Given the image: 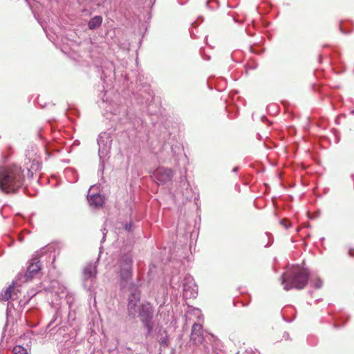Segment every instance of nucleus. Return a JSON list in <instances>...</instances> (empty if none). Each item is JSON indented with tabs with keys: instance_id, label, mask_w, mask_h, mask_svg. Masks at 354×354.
Returning a JSON list of instances; mask_svg holds the SVG:
<instances>
[{
	"instance_id": "obj_8",
	"label": "nucleus",
	"mask_w": 354,
	"mask_h": 354,
	"mask_svg": "<svg viewBox=\"0 0 354 354\" xmlns=\"http://www.w3.org/2000/svg\"><path fill=\"white\" fill-rule=\"evenodd\" d=\"M44 250H46V249L43 248L39 251L35 252V253L32 255V262L30 263L28 266L27 271L25 274V278L26 281L31 280L33 277L41 270V265L39 263V258L43 254Z\"/></svg>"
},
{
	"instance_id": "obj_13",
	"label": "nucleus",
	"mask_w": 354,
	"mask_h": 354,
	"mask_svg": "<svg viewBox=\"0 0 354 354\" xmlns=\"http://www.w3.org/2000/svg\"><path fill=\"white\" fill-rule=\"evenodd\" d=\"M14 291V286L13 285H10L6 290L3 292H1L0 293V301H6L9 299H15L14 296L15 295V293H13Z\"/></svg>"
},
{
	"instance_id": "obj_1",
	"label": "nucleus",
	"mask_w": 354,
	"mask_h": 354,
	"mask_svg": "<svg viewBox=\"0 0 354 354\" xmlns=\"http://www.w3.org/2000/svg\"><path fill=\"white\" fill-rule=\"evenodd\" d=\"M24 181V174L21 167L12 165L0 167V189L3 192H15L23 185Z\"/></svg>"
},
{
	"instance_id": "obj_9",
	"label": "nucleus",
	"mask_w": 354,
	"mask_h": 354,
	"mask_svg": "<svg viewBox=\"0 0 354 354\" xmlns=\"http://www.w3.org/2000/svg\"><path fill=\"white\" fill-rule=\"evenodd\" d=\"M174 176L171 169L158 167L153 172V178L158 184H165L171 180Z\"/></svg>"
},
{
	"instance_id": "obj_21",
	"label": "nucleus",
	"mask_w": 354,
	"mask_h": 354,
	"mask_svg": "<svg viewBox=\"0 0 354 354\" xmlns=\"http://www.w3.org/2000/svg\"><path fill=\"white\" fill-rule=\"evenodd\" d=\"M102 234H103L102 241H104L105 240V236H106V231L105 228H104L102 230Z\"/></svg>"
},
{
	"instance_id": "obj_22",
	"label": "nucleus",
	"mask_w": 354,
	"mask_h": 354,
	"mask_svg": "<svg viewBox=\"0 0 354 354\" xmlns=\"http://www.w3.org/2000/svg\"><path fill=\"white\" fill-rule=\"evenodd\" d=\"M233 171H237V167H234V168L233 169Z\"/></svg>"
},
{
	"instance_id": "obj_16",
	"label": "nucleus",
	"mask_w": 354,
	"mask_h": 354,
	"mask_svg": "<svg viewBox=\"0 0 354 354\" xmlns=\"http://www.w3.org/2000/svg\"><path fill=\"white\" fill-rule=\"evenodd\" d=\"M12 352L13 354H28L27 350L20 345L15 346L13 348Z\"/></svg>"
},
{
	"instance_id": "obj_11",
	"label": "nucleus",
	"mask_w": 354,
	"mask_h": 354,
	"mask_svg": "<svg viewBox=\"0 0 354 354\" xmlns=\"http://www.w3.org/2000/svg\"><path fill=\"white\" fill-rule=\"evenodd\" d=\"M203 339L202 325L200 324H194L192 328L191 340L193 341L194 344H201Z\"/></svg>"
},
{
	"instance_id": "obj_12",
	"label": "nucleus",
	"mask_w": 354,
	"mask_h": 354,
	"mask_svg": "<svg viewBox=\"0 0 354 354\" xmlns=\"http://www.w3.org/2000/svg\"><path fill=\"white\" fill-rule=\"evenodd\" d=\"M89 205L93 207H100L104 203V198L100 194L88 195Z\"/></svg>"
},
{
	"instance_id": "obj_19",
	"label": "nucleus",
	"mask_w": 354,
	"mask_h": 354,
	"mask_svg": "<svg viewBox=\"0 0 354 354\" xmlns=\"http://www.w3.org/2000/svg\"><path fill=\"white\" fill-rule=\"evenodd\" d=\"M322 286V281L320 279H317L315 283V287L316 288H320Z\"/></svg>"
},
{
	"instance_id": "obj_18",
	"label": "nucleus",
	"mask_w": 354,
	"mask_h": 354,
	"mask_svg": "<svg viewBox=\"0 0 354 354\" xmlns=\"http://www.w3.org/2000/svg\"><path fill=\"white\" fill-rule=\"evenodd\" d=\"M280 224L283 225L286 229H288L291 226V224L288 223V221L286 219L281 221Z\"/></svg>"
},
{
	"instance_id": "obj_5",
	"label": "nucleus",
	"mask_w": 354,
	"mask_h": 354,
	"mask_svg": "<svg viewBox=\"0 0 354 354\" xmlns=\"http://www.w3.org/2000/svg\"><path fill=\"white\" fill-rule=\"evenodd\" d=\"M130 295L128 298L127 311L131 318H135L138 313L137 306L140 300V291L139 286L134 282L130 283L129 287Z\"/></svg>"
},
{
	"instance_id": "obj_4",
	"label": "nucleus",
	"mask_w": 354,
	"mask_h": 354,
	"mask_svg": "<svg viewBox=\"0 0 354 354\" xmlns=\"http://www.w3.org/2000/svg\"><path fill=\"white\" fill-rule=\"evenodd\" d=\"M138 313V317L147 330V335H150L153 328V324L152 322L153 317V308L152 305L149 302L142 303L140 305Z\"/></svg>"
},
{
	"instance_id": "obj_14",
	"label": "nucleus",
	"mask_w": 354,
	"mask_h": 354,
	"mask_svg": "<svg viewBox=\"0 0 354 354\" xmlns=\"http://www.w3.org/2000/svg\"><path fill=\"white\" fill-rule=\"evenodd\" d=\"M71 298H72L71 297H68V299H67V303L68 304V309H69V311L68 313V322L69 325H71V326L73 324V322H74L76 318V313L74 310L72 309V301H70V299Z\"/></svg>"
},
{
	"instance_id": "obj_23",
	"label": "nucleus",
	"mask_w": 354,
	"mask_h": 354,
	"mask_svg": "<svg viewBox=\"0 0 354 354\" xmlns=\"http://www.w3.org/2000/svg\"><path fill=\"white\" fill-rule=\"evenodd\" d=\"M351 113H352V114H354V110L351 111Z\"/></svg>"
},
{
	"instance_id": "obj_7",
	"label": "nucleus",
	"mask_w": 354,
	"mask_h": 354,
	"mask_svg": "<svg viewBox=\"0 0 354 354\" xmlns=\"http://www.w3.org/2000/svg\"><path fill=\"white\" fill-rule=\"evenodd\" d=\"M97 261L88 263L83 270V284L84 286L90 289L97 275Z\"/></svg>"
},
{
	"instance_id": "obj_17",
	"label": "nucleus",
	"mask_w": 354,
	"mask_h": 354,
	"mask_svg": "<svg viewBox=\"0 0 354 354\" xmlns=\"http://www.w3.org/2000/svg\"><path fill=\"white\" fill-rule=\"evenodd\" d=\"M124 229H125L127 232H131V231L133 230V223L131 221V222H129V223H126V224L124 225Z\"/></svg>"
},
{
	"instance_id": "obj_2",
	"label": "nucleus",
	"mask_w": 354,
	"mask_h": 354,
	"mask_svg": "<svg viewBox=\"0 0 354 354\" xmlns=\"http://www.w3.org/2000/svg\"><path fill=\"white\" fill-rule=\"evenodd\" d=\"M308 279V270L298 266H292L281 277V283L286 290L292 288L303 289L306 286Z\"/></svg>"
},
{
	"instance_id": "obj_3",
	"label": "nucleus",
	"mask_w": 354,
	"mask_h": 354,
	"mask_svg": "<svg viewBox=\"0 0 354 354\" xmlns=\"http://www.w3.org/2000/svg\"><path fill=\"white\" fill-rule=\"evenodd\" d=\"M118 274L121 288L130 286L133 276V257L131 254H125L119 259Z\"/></svg>"
},
{
	"instance_id": "obj_6",
	"label": "nucleus",
	"mask_w": 354,
	"mask_h": 354,
	"mask_svg": "<svg viewBox=\"0 0 354 354\" xmlns=\"http://www.w3.org/2000/svg\"><path fill=\"white\" fill-rule=\"evenodd\" d=\"M97 144L99 146L98 155L101 163L109 158L110 153L112 138L111 135L106 132L100 133L97 139Z\"/></svg>"
},
{
	"instance_id": "obj_20",
	"label": "nucleus",
	"mask_w": 354,
	"mask_h": 354,
	"mask_svg": "<svg viewBox=\"0 0 354 354\" xmlns=\"http://www.w3.org/2000/svg\"><path fill=\"white\" fill-rule=\"evenodd\" d=\"M60 315H61L60 310H57V312H56V314H55V319H54L53 321H51V322H50L49 325H51V324H53V322H54L57 319V317H58L59 316H60Z\"/></svg>"
},
{
	"instance_id": "obj_15",
	"label": "nucleus",
	"mask_w": 354,
	"mask_h": 354,
	"mask_svg": "<svg viewBox=\"0 0 354 354\" xmlns=\"http://www.w3.org/2000/svg\"><path fill=\"white\" fill-rule=\"evenodd\" d=\"M102 23V18L101 16H95L91 18L88 24L89 29L94 30L98 28Z\"/></svg>"
},
{
	"instance_id": "obj_10",
	"label": "nucleus",
	"mask_w": 354,
	"mask_h": 354,
	"mask_svg": "<svg viewBox=\"0 0 354 354\" xmlns=\"http://www.w3.org/2000/svg\"><path fill=\"white\" fill-rule=\"evenodd\" d=\"M183 283V296L186 299L195 298L198 295V288L191 277L186 278Z\"/></svg>"
}]
</instances>
